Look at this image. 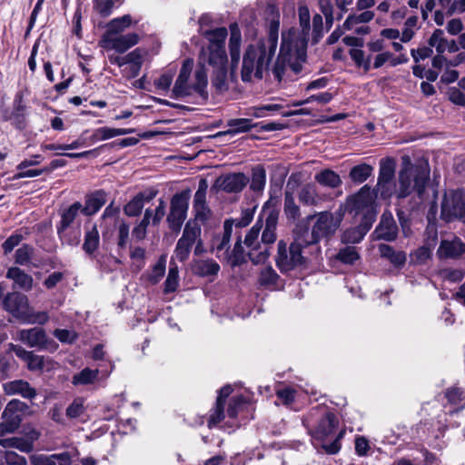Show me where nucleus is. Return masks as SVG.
<instances>
[{
    "label": "nucleus",
    "instance_id": "2f4dec72",
    "mask_svg": "<svg viewBox=\"0 0 465 465\" xmlns=\"http://www.w3.org/2000/svg\"><path fill=\"white\" fill-rule=\"evenodd\" d=\"M373 173V167L368 163H361L353 166L349 173V178L351 182L361 184L367 181Z\"/></svg>",
    "mask_w": 465,
    "mask_h": 465
},
{
    "label": "nucleus",
    "instance_id": "72a5a7b5",
    "mask_svg": "<svg viewBox=\"0 0 465 465\" xmlns=\"http://www.w3.org/2000/svg\"><path fill=\"white\" fill-rule=\"evenodd\" d=\"M260 123H252L251 119L248 118H237V119H231L227 122V125L230 127V129L223 134H237V133H245L252 128H257L259 126Z\"/></svg>",
    "mask_w": 465,
    "mask_h": 465
},
{
    "label": "nucleus",
    "instance_id": "9b49d317",
    "mask_svg": "<svg viewBox=\"0 0 465 465\" xmlns=\"http://www.w3.org/2000/svg\"><path fill=\"white\" fill-rule=\"evenodd\" d=\"M18 339L31 348L38 350L55 351L58 344L49 338L43 328L34 327L21 330L18 332Z\"/></svg>",
    "mask_w": 465,
    "mask_h": 465
},
{
    "label": "nucleus",
    "instance_id": "9d476101",
    "mask_svg": "<svg viewBox=\"0 0 465 465\" xmlns=\"http://www.w3.org/2000/svg\"><path fill=\"white\" fill-rule=\"evenodd\" d=\"M441 217L446 222L459 219L465 223V192L455 191L444 195L441 203Z\"/></svg>",
    "mask_w": 465,
    "mask_h": 465
},
{
    "label": "nucleus",
    "instance_id": "39448f33",
    "mask_svg": "<svg viewBox=\"0 0 465 465\" xmlns=\"http://www.w3.org/2000/svg\"><path fill=\"white\" fill-rule=\"evenodd\" d=\"M193 68V59H185L172 90V97L179 98L189 96L192 94V92L194 91L204 101L208 99V92L206 90L208 84L207 72L203 65H199L194 73V83L190 85L188 81Z\"/></svg>",
    "mask_w": 465,
    "mask_h": 465
},
{
    "label": "nucleus",
    "instance_id": "412c9836",
    "mask_svg": "<svg viewBox=\"0 0 465 465\" xmlns=\"http://www.w3.org/2000/svg\"><path fill=\"white\" fill-rule=\"evenodd\" d=\"M3 391L6 395L18 394L28 400H33L37 395L35 389L24 380H15L4 383Z\"/></svg>",
    "mask_w": 465,
    "mask_h": 465
},
{
    "label": "nucleus",
    "instance_id": "e2e57ef3",
    "mask_svg": "<svg viewBox=\"0 0 465 465\" xmlns=\"http://www.w3.org/2000/svg\"><path fill=\"white\" fill-rule=\"evenodd\" d=\"M54 336L63 343L72 344L77 340V334L66 329H55Z\"/></svg>",
    "mask_w": 465,
    "mask_h": 465
},
{
    "label": "nucleus",
    "instance_id": "6ab92c4d",
    "mask_svg": "<svg viewBox=\"0 0 465 465\" xmlns=\"http://www.w3.org/2000/svg\"><path fill=\"white\" fill-rule=\"evenodd\" d=\"M463 254H465V242L456 236L451 240H441L437 250L440 259H458Z\"/></svg>",
    "mask_w": 465,
    "mask_h": 465
},
{
    "label": "nucleus",
    "instance_id": "ddd939ff",
    "mask_svg": "<svg viewBox=\"0 0 465 465\" xmlns=\"http://www.w3.org/2000/svg\"><path fill=\"white\" fill-rule=\"evenodd\" d=\"M32 413L29 406L20 400H11L5 406L2 418L14 432L19 428L24 415Z\"/></svg>",
    "mask_w": 465,
    "mask_h": 465
},
{
    "label": "nucleus",
    "instance_id": "37998d69",
    "mask_svg": "<svg viewBox=\"0 0 465 465\" xmlns=\"http://www.w3.org/2000/svg\"><path fill=\"white\" fill-rule=\"evenodd\" d=\"M371 192L375 193V197L380 194L381 199H390L393 194H396L395 181H378Z\"/></svg>",
    "mask_w": 465,
    "mask_h": 465
},
{
    "label": "nucleus",
    "instance_id": "7c9ffc66",
    "mask_svg": "<svg viewBox=\"0 0 465 465\" xmlns=\"http://www.w3.org/2000/svg\"><path fill=\"white\" fill-rule=\"evenodd\" d=\"M228 32L225 27H218L213 30H206L203 33V36L209 41V45L206 48L221 47L225 48V40L227 38Z\"/></svg>",
    "mask_w": 465,
    "mask_h": 465
},
{
    "label": "nucleus",
    "instance_id": "2eb2a0df",
    "mask_svg": "<svg viewBox=\"0 0 465 465\" xmlns=\"http://www.w3.org/2000/svg\"><path fill=\"white\" fill-rule=\"evenodd\" d=\"M140 36L136 33L118 35L99 41V45L106 50L114 49L123 54L139 43Z\"/></svg>",
    "mask_w": 465,
    "mask_h": 465
},
{
    "label": "nucleus",
    "instance_id": "8fccbe9b",
    "mask_svg": "<svg viewBox=\"0 0 465 465\" xmlns=\"http://www.w3.org/2000/svg\"><path fill=\"white\" fill-rule=\"evenodd\" d=\"M143 193H138L124 207V212L127 216L135 217L138 216L143 208V203L142 202Z\"/></svg>",
    "mask_w": 465,
    "mask_h": 465
},
{
    "label": "nucleus",
    "instance_id": "680f3d73",
    "mask_svg": "<svg viewBox=\"0 0 465 465\" xmlns=\"http://www.w3.org/2000/svg\"><path fill=\"white\" fill-rule=\"evenodd\" d=\"M208 183L205 179H201L199 182L198 190L194 194L193 206L205 205L206 204V192Z\"/></svg>",
    "mask_w": 465,
    "mask_h": 465
},
{
    "label": "nucleus",
    "instance_id": "13d9d810",
    "mask_svg": "<svg viewBox=\"0 0 465 465\" xmlns=\"http://www.w3.org/2000/svg\"><path fill=\"white\" fill-rule=\"evenodd\" d=\"M224 406L225 405L222 404L221 401H216L215 408L208 420L209 428L217 425L224 419Z\"/></svg>",
    "mask_w": 465,
    "mask_h": 465
},
{
    "label": "nucleus",
    "instance_id": "c03bdc74",
    "mask_svg": "<svg viewBox=\"0 0 465 465\" xmlns=\"http://www.w3.org/2000/svg\"><path fill=\"white\" fill-rule=\"evenodd\" d=\"M98 370H91L90 368L83 369L79 373L74 375L72 383L74 385H88L93 383L98 377Z\"/></svg>",
    "mask_w": 465,
    "mask_h": 465
},
{
    "label": "nucleus",
    "instance_id": "b1692460",
    "mask_svg": "<svg viewBox=\"0 0 465 465\" xmlns=\"http://www.w3.org/2000/svg\"><path fill=\"white\" fill-rule=\"evenodd\" d=\"M381 257L388 260L394 267L401 268L407 261L406 252L403 251H396L389 244L381 243L378 245Z\"/></svg>",
    "mask_w": 465,
    "mask_h": 465
},
{
    "label": "nucleus",
    "instance_id": "3c124183",
    "mask_svg": "<svg viewBox=\"0 0 465 465\" xmlns=\"http://www.w3.org/2000/svg\"><path fill=\"white\" fill-rule=\"evenodd\" d=\"M279 278L278 273L269 265L261 271L259 282L262 286L274 285L277 283Z\"/></svg>",
    "mask_w": 465,
    "mask_h": 465
},
{
    "label": "nucleus",
    "instance_id": "5fc2aeb1",
    "mask_svg": "<svg viewBox=\"0 0 465 465\" xmlns=\"http://www.w3.org/2000/svg\"><path fill=\"white\" fill-rule=\"evenodd\" d=\"M123 2V0H96L95 9L102 16L106 17L111 15L116 4L121 5Z\"/></svg>",
    "mask_w": 465,
    "mask_h": 465
},
{
    "label": "nucleus",
    "instance_id": "f03ea898",
    "mask_svg": "<svg viewBox=\"0 0 465 465\" xmlns=\"http://www.w3.org/2000/svg\"><path fill=\"white\" fill-rule=\"evenodd\" d=\"M343 217L339 208L334 213L320 212L298 222L292 231L305 245H316L322 239H330L335 234Z\"/></svg>",
    "mask_w": 465,
    "mask_h": 465
},
{
    "label": "nucleus",
    "instance_id": "c9c22d12",
    "mask_svg": "<svg viewBox=\"0 0 465 465\" xmlns=\"http://www.w3.org/2000/svg\"><path fill=\"white\" fill-rule=\"evenodd\" d=\"M100 244L99 232L96 225H93L91 230L87 231L84 235L83 250L89 256H94L95 251Z\"/></svg>",
    "mask_w": 465,
    "mask_h": 465
},
{
    "label": "nucleus",
    "instance_id": "bf43d9fd",
    "mask_svg": "<svg viewBox=\"0 0 465 465\" xmlns=\"http://www.w3.org/2000/svg\"><path fill=\"white\" fill-rule=\"evenodd\" d=\"M60 240L63 243H66L70 246H76L80 242V232L76 231H62L57 232Z\"/></svg>",
    "mask_w": 465,
    "mask_h": 465
},
{
    "label": "nucleus",
    "instance_id": "1a4fd4ad",
    "mask_svg": "<svg viewBox=\"0 0 465 465\" xmlns=\"http://www.w3.org/2000/svg\"><path fill=\"white\" fill-rule=\"evenodd\" d=\"M375 193L371 192L369 185L362 186L358 193L347 198L344 203L340 204L339 209L344 215L346 212L355 214L365 213L368 210H374L373 203Z\"/></svg>",
    "mask_w": 465,
    "mask_h": 465
},
{
    "label": "nucleus",
    "instance_id": "7ed1b4c3",
    "mask_svg": "<svg viewBox=\"0 0 465 465\" xmlns=\"http://www.w3.org/2000/svg\"><path fill=\"white\" fill-rule=\"evenodd\" d=\"M294 31L282 33L280 52L272 67L273 76L279 82L282 81L288 66L298 74L302 71V63L306 60L307 45L304 44V40L294 42Z\"/></svg>",
    "mask_w": 465,
    "mask_h": 465
},
{
    "label": "nucleus",
    "instance_id": "f3484780",
    "mask_svg": "<svg viewBox=\"0 0 465 465\" xmlns=\"http://www.w3.org/2000/svg\"><path fill=\"white\" fill-rule=\"evenodd\" d=\"M398 225L390 212H384L379 224L375 228L373 234L376 240H383L386 242H393L398 236Z\"/></svg>",
    "mask_w": 465,
    "mask_h": 465
},
{
    "label": "nucleus",
    "instance_id": "f704fd0d",
    "mask_svg": "<svg viewBox=\"0 0 465 465\" xmlns=\"http://www.w3.org/2000/svg\"><path fill=\"white\" fill-rule=\"evenodd\" d=\"M201 233L202 229L200 224L196 222L189 221L183 228L180 240L193 247L199 238H201Z\"/></svg>",
    "mask_w": 465,
    "mask_h": 465
},
{
    "label": "nucleus",
    "instance_id": "58836bf2",
    "mask_svg": "<svg viewBox=\"0 0 465 465\" xmlns=\"http://www.w3.org/2000/svg\"><path fill=\"white\" fill-rule=\"evenodd\" d=\"M246 256L248 255L244 252L243 246L242 244V239L239 236L232 252L229 253V259L226 260L230 262L232 267H237L247 262Z\"/></svg>",
    "mask_w": 465,
    "mask_h": 465
},
{
    "label": "nucleus",
    "instance_id": "c85d7f7f",
    "mask_svg": "<svg viewBox=\"0 0 465 465\" xmlns=\"http://www.w3.org/2000/svg\"><path fill=\"white\" fill-rule=\"evenodd\" d=\"M5 276L7 279L13 280L15 285L24 291H30L33 288V277L18 267L9 268Z\"/></svg>",
    "mask_w": 465,
    "mask_h": 465
},
{
    "label": "nucleus",
    "instance_id": "774afa93",
    "mask_svg": "<svg viewBox=\"0 0 465 465\" xmlns=\"http://www.w3.org/2000/svg\"><path fill=\"white\" fill-rule=\"evenodd\" d=\"M31 465H56L54 457L45 454H34L30 458Z\"/></svg>",
    "mask_w": 465,
    "mask_h": 465
},
{
    "label": "nucleus",
    "instance_id": "052dcab7",
    "mask_svg": "<svg viewBox=\"0 0 465 465\" xmlns=\"http://www.w3.org/2000/svg\"><path fill=\"white\" fill-rule=\"evenodd\" d=\"M213 249L216 251V256L220 259V252H223V258L229 259L230 242H225L223 237L217 236L213 239Z\"/></svg>",
    "mask_w": 465,
    "mask_h": 465
},
{
    "label": "nucleus",
    "instance_id": "4d7b16f0",
    "mask_svg": "<svg viewBox=\"0 0 465 465\" xmlns=\"http://www.w3.org/2000/svg\"><path fill=\"white\" fill-rule=\"evenodd\" d=\"M85 411L84 401L81 398H76L66 409V416L69 419H76L80 417Z\"/></svg>",
    "mask_w": 465,
    "mask_h": 465
},
{
    "label": "nucleus",
    "instance_id": "a19ab883",
    "mask_svg": "<svg viewBox=\"0 0 465 465\" xmlns=\"http://www.w3.org/2000/svg\"><path fill=\"white\" fill-rule=\"evenodd\" d=\"M179 285V270L177 264L172 259L167 278L164 282V292H173Z\"/></svg>",
    "mask_w": 465,
    "mask_h": 465
},
{
    "label": "nucleus",
    "instance_id": "4c0bfd02",
    "mask_svg": "<svg viewBox=\"0 0 465 465\" xmlns=\"http://www.w3.org/2000/svg\"><path fill=\"white\" fill-rule=\"evenodd\" d=\"M284 214L289 221H296L301 216L300 207L296 204L292 193L288 191L284 193Z\"/></svg>",
    "mask_w": 465,
    "mask_h": 465
},
{
    "label": "nucleus",
    "instance_id": "79ce46f5",
    "mask_svg": "<svg viewBox=\"0 0 465 465\" xmlns=\"http://www.w3.org/2000/svg\"><path fill=\"white\" fill-rule=\"evenodd\" d=\"M378 181H395V162L393 159L387 158L381 161Z\"/></svg>",
    "mask_w": 465,
    "mask_h": 465
},
{
    "label": "nucleus",
    "instance_id": "0e129e2a",
    "mask_svg": "<svg viewBox=\"0 0 465 465\" xmlns=\"http://www.w3.org/2000/svg\"><path fill=\"white\" fill-rule=\"evenodd\" d=\"M192 248V246L179 239L174 249V255L180 262H183L189 258Z\"/></svg>",
    "mask_w": 465,
    "mask_h": 465
},
{
    "label": "nucleus",
    "instance_id": "dca6fc26",
    "mask_svg": "<svg viewBox=\"0 0 465 465\" xmlns=\"http://www.w3.org/2000/svg\"><path fill=\"white\" fill-rule=\"evenodd\" d=\"M250 179L243 173H233L219 176L214 187L226 193H240L247 185Z\"/></svg>",
    "mask_w": 465,
    "mask_h": 465
},
{
    "label": "nucleus",
    "instance_id": "603ef678",
    "mask_svg": "<svg viewBox=\"0 0 465 465\" xmlns=\"http://www.w3.org/2000/svg\"><path fill=\"white\" fill-rule=\"evenodd\" d=\"M411 263L424 264L431 257V250L428 246H421L411 253Z\"/></svg>",
    "mask_w": 465,
    "mask_h": 465
},
{
    "label": "nucleus",
    "instance_id": "cd10ccee",
    "mask_svg": "<svg viewBox=\"0 0 465 465\" xmlns=\"http://www.w3.org/2000/svg\"><path fill=\"white\" fill-rule=\"evenodd\" d=\"M80 212L82 213V204L79 202H75L64 209L60 213L61 221L56 226L57 232L68 230Z\"/></svg>",
    "mask_w": 465,
    "mask_h": 465
},
{
    "label": "nucleus",
    "instance_id": "09e8293b",
    "mask_svg": "<svg viewBox=\"0 0 465 465\" xmlns=\"http://www.w3.org/2000/svg\"><path fill=\"white\" fill-rule=\"evenodd\" d=\"M261 229L262 225H259V222H257V223L253 225L245 235L244 244L250 249V251H256L261 246L258 240Z\"/></svg>",
    "mask_w": 465,
    "mask_h": 465
},
{
    "label": "nucleus",
    "instance_id": "393cba45",
    "mask_svg": "<svg viewBox=\"0 0 465 465\" xmlns=\"http://www.w3.org/2000/svg\"><path fill=\"white\" fill-rule=\"evenodd\" d=\"M132 23L133 19L130 15H124L121 17L112 19L106 25V31L103 34L101 39L121 35L125 29L131 26Z\"/></svg>",
    "mask_w": 465,
    "mask_h": 465
},
{
    "label": "nucleus",
    "instance_id": "4be33fe9",
    "mask_svg": "<svg viewBox=\"0 0 465 465\" xmlns=\"http://www.w3.org/2000/svg\"><path fill=\"white\" fill-rule=\"evenodd\" d=\"M200 59L207 63L213 69L227 66L228 56L225 48H203Z\"/></svg>",
    "mask_w": 465,
    "mask_h": 465
},
{
    "label": "nucleus",
    "instance_id": "338daca9",
    "mask_svg": "<svg viewBox=\"0 0 465 465\" xmlns=\"http://www.w3.org/2000/svg\"><path fill=\"white\" fill-rule=\"evenodd\" d=\"M22 240V234L14 233L10 235L2 244L4 254L7 255L8 253H10L16 246L20 244Z\"/></svg>",
    "mask_w": 465,
    "mask_h": 465
},
{
    "label": "nucleus",
    "instance_id": "0eeeda50",
    "mask_svg": "<svg viewBox=\"0 0 465 465\" xmlns=\"http://www.w3.org/2000/svg\"><path fill=\"white\" fill-rule=\"evenodd\" d=\"M292 237L293 240L289 247H287V243L283 240H280L277 243L275 264L283 274L306 263V258L302 255V249L308 246L293 231Z\"/></svg>",
    "mask_w": 465,
    "mask_h": 465
},
{
    "label": "nucleus",
    "instance_id": "20e7f679",
    "mask_svg": "<svg viewBox=\"0 0 465 465\" xmlns=\"http://www.w3.org/2000/svg\"><path fill=\"white\" fill-rule=\"evenodd\" d=\"M430 177L429 163L420 159L412 163L407 155L402 157V168L399 173V188H396L398 199L409 196L413 190L420 197L427 185Z\"/></svg>",
    "mask_w": 465,
    "mask_h": 465
},
{
    "label": "nucleus",
    "instance_id": "bb28decb",
    "mask_svg": "<svg viewBox=\"0 0 465 465\" xmlns=\"http://www.w3.org/2000/svg\"><path fill=\"white\" fill-rule=\"evenodd\" d=\"M299 23L302 28L301 32H299L295 28H290L288 31H294L295 39L294 42L298 43L302 40H304V44L307 45L309 32H310V12L307 6H300L299 7Z\"/></svg>",
    "mask_w": 465,
    "mask_h": 465
},
{
    "label": "nucleus",
    "instance_id": "473e14b6",
    "mask_svg": "<svg viewBox=\"0 0 465 465\" xmlns=\"http://www.w3.org/2000/svg\"><path fill=\"white\" fill-rule=\"evenodd\" d=\"M211 83L216 92L223 93L227 91L229 89L227 66L213 69Z\"/></svg>",
    "mask_w": 465,
    "mask_h": 465
},
{
    "label": "nucleus",
    "instance_id": "de8ad7c7",
    "mask_svg": "<svg viewBox=\"0 0 465 465\" xmlns=\"http://www.w3.org/2000/svg\"><path fill=\"white\" fill-rule=\"evenodd\" d=\"M336 260L344 264H354L360 259V254L353 246H346L338 252L335 256Z\"/></svg>",
    "mask_w": 465,
    "mask_h": 465
},
{
    "label": "nucleus",
    "instance_id": "e433bc0d",
    "mask_svg": "<svg viewBox=\"0 0 465 465\" xmlns=\"http://www.w3.org/2000/svg\"><path fill=\"white\" fill-rule=\"evenodd\" d=\"M298 199L300 203L307 206H316L320 202L317 191L312 184H306L301 188Z\"/></svg>",
    "mask_w": 465,
    "mask_h": 465
},
{
    "label": "nucleus",
    "instance_id": "ea45409f",
    "mask_svg": "<svg viewBox=\"0 0 465 465\" xmlns=\"http://www.w3.org/2000/svg\"><path fill=\"white\" fill-rule=\"evenodd\" d=\"M266 182V172L263 166L257 165L252 170V179L250 188L254 192L263 190Z\"/></svg>",
    "mask_w": 465,
    "mask_h": 465
},
{
    "label": "nucleus",
    "instance_id": "c756f323",
    "mask_svg": "<svg viewBox=\"0 0 465 465\" xmlns=\"http://www.w3.org/2000/svg\"><path fill=\"white\" fill-rule=\"evenodd\" d=\"M314 180L319 184L331 189L338 188L342 183L341 176L331 169H324L316 173Z\"/></svg>",
    "mask_w": 465,
    "mask_h": 465
},
{
    "label": "nucleus",
    "instance_id": "f8f14e48",
    "mask_svg": "<svg viewBox=\"0 0 465 465\" xmlns=\"http://www.w3.org/2000/svg\"><path fill=\"white\" fill-rule=\"evenodd\" d=\"M314 412H317V411H312L309 416L302 420V423L314 439L323 440L334 432L338 426V419L334 413L326 412L321 417L317 426L312 429L310 427V422L311 418L314 416Z\"/></svg>",
    "mask_w": 465,
    "mask_h": 465
},
{
    "label": "nucleus",
    "instance_id": "49530a36",
    "mask_svg": "<svg viewBox=\"0 0 465 465\" xmlns=\"http://www.w3.org/2000/svg\"><path fill=\"white\" fill-rule=\"evenodd\" d=\"M35 252V248L27 243H24L15 253V262L19 265H28L31 262Z\"/></svg>",
    "mask_w": 465,
    "mask_h": 465
},
{
    "label": "nucleus",
    "instance_id": "6e6d98bb",
    "mask_svg": "<svg viewBox=\"0 0 465 465\" xmlns=\"http://www.w3.org/2000/svg\"><path fill=\"white\" fill-rule=\"evenodd\" d=\"M166 260L164 256H161L158 262L154 264L152 273L149 276V281L153 284H156L163 278L165 273Z\"/></svg>",
    "mask_w": 465,
    "mask_h": 465
},
{
    "label": "nucleus",
    "instance_id": "6e6552de",
    "mask_svg": "<svg viewBox=\"0 0 465 465\" xmlns=\"http://www.w3.org/2000/svg\"><path fill=\"white\" fill-rule=\"evenodd\" d=\"M190 196V190H184L175 193L171 199L170 213L167 215L166 222L173 232H180L187 217Z\"/></svg>",
    "mask_w": 465,
    "mask_h": 465
},
{
    "label": "nucleus",
    "instance_id": "4468645a",
    "mask_svg": "<svg viewBox=\"0 0 465 465\" xmlns=\"http://www.w3.org/2000/svg\"><path fill=\"white\" fill-rule=\"evenodd\" d=\"M242 34L237 24L230 25L229 52L231 56L230 80L237 82L238 64L241 58Z\"/></svg>",
    "mask_w": 465,
    "mask_h": 465
},
{
    "label": "nucleus",
    "instance_id": "aec40b11",
    "mask_svg": "<svg viewBox=\"0 0 465 465\" xmlns=\"http://www.w3.org/2000/svg\"><path fill=\"white\" fill-rule=\"evenodd\" d=\"M11 351L26 363L27 369L32 371H43L45 367V357L35 354L34 351H26L19 345L11 344Z\"/></svg>",
    "mask_w": 465,
    "mask_h": 465
},
{
    "label": "nucleus",
    "instance_id": "423d86ee",
    "mask_svg": "<svg viewBox=\"0 0 465 465\" xmlns=\"http://www.w3.org/2000/svg\"><path fill=\"white\" fill-rule=\"evenodd\" d=\"M3 306L6 312L25 323L43 325L49 320L46 312L34 311L29 307L27 296L18 292L7 293L3 300Z\"/></svg>",
    "mask_w": 465,
    "mask_h": 465
},
{
    "label": "nucleus",
    "instance_id": "5701e85b",
    "mask_svg": "<svg viewBox=\"0 0 465 465\" xmlns=\"http://www.w3.org/2000/svg\"><path fill=\"white\" fill-rule=\"evenodd\" d=\"M106 203V193L97 190L86 196L84 206L82 205V213L91 216L96 213Z\"/></svg>",
    "mask_w": 465,
    "mask_h": 465
},
{
    "label": "nucleus",
    "instance_id": "a878e982",
    "mask_svg": "<svg viewBox=\"0 0 465 465\" xmlns=\"http://www.w3.org/2000/svg\"><path fill=\"white\" fill-rule=\"evenodd\" d=\"M220 271V265L213 259L196 260L192 264V272L199 277L215 276Z\"/></svg>",
    "mask_w": 465,
    "mask_h": 465
},
{
    "label": "nucleus",
    "instance_id": "f257e3e1",
    "mask_svg": "<svg viewBox=\"0 0 465 465\" xmlns=\"http://www.w3.org/2000/svg\"><path fill=\"white\" fill-rule=\"evenodd\" d=\"M279 29V18L271 20L268 25L267 37L246 46L241 67L242 82L250 83L252 79H262L263 72L268 71L277 49Z\"/></svg>",
    "mask_w": 465,
    "mask_h": 465
},
{
    "label": "nucleus",
    "instance_id": "864d4df0",
    "mask_svg": "<svg viewBox=\"0 0 465 465\" xmlns=\"http://www.w3.org/2000/svg\"><path fill=\"white\" fill-rule=\"evenodd\" d=\"M364 236L365 233L361 232L359 226H357L347 229L342 234L341 241L345 243H358Z\"/></svg>",
    "mask_w": 465,
    "mask_h": 465
},
{
    "label": "nucleus",
    "instance_id": "69168bd1",
    "mask_svg": "<svg viewBox=\"0 0 465 465\" xmlns=\"http://www.w3.org/2000/svg\"><path fill=\"white\" fill-rule=\"evenodd\" d=\"M375 220L376 212L374 210H368L367 212L363 213V216L358 226L361 228V232L366 234L371 228Z\"/></svg>",
    "mask_w": 465,
    "mask_h": 465
},
{
    "label": "nucleus",
    "instance_id": "a18cd8bd",
    "mask_svg": "<svg viewBox=\"0 0 465 465\" xmlns=\"http://www.w3.org/2000/svg\"><path fill=\"white\" fill-rule=\"evenodd\" d=\"M448 40L444 36V31L435 29L428 40L430 46L435 47L438 54H443L447 50Z\"/></svg>",
    "mask_w": 465,
    "mask_h": 465
},
{
    "label": "nucleus",
    "instance_id": "a211bd4d",
    "mask_svg": "<svg viewBox=\"0 0 465 465\" xmlns=\"http://www.w3.org/2000/svg\"><path fill=\"white\" fill-rule=\"evenodd\" d=\"M262 217L265 218V227L262 233V242L264 244H272L277 239L276 229L279 211L272 207H263Z\"/></svg>",
    "mask_w": 465,
    "mask_h": 465
}]
</instances>
